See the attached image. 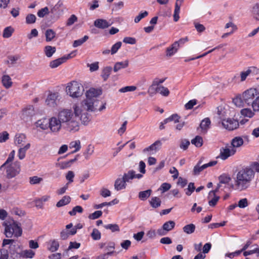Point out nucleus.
<instances>
[{
    "mask_svg": "<svg viewBox=\"0 0 259 259\" xmlns=\"http://www.w3.org/2000/svg\"><path fill=\"white\" fill-rule=\"evenodd\" d=\"M102 94L100 89L91 88L85 93V98L79 103H75L73 105V109L75 115L83 124H87L90 121V116L88 112H95L97 110L99 100L97 98Z\"/></svg>",
    "mask_w": 259,
    "mask_h": 259,
    "instance_id": "obj_1",
    "label": "nucleus"
},
{
    "mask_svg": "<svg viewBox=\"0 0 259 259\" xmlns=\"http://www.w3.org/2000/svg\"><path fill=\"white\" fill-rule=\"evenodd\" d=\"M57 116L67 131L76 132L79 130V122L77 119L78 116L73 109L62 108L58 111Z\"/></svg>",
    "mask_w": 259,
    "mask_h": 259,
    "instance_id": "obj_2",
    "label": "nucleus"
},
{
    "mask_svg": "<svg viewBox=\"0 0 259 259\" xmlns=\"http://www.w3.org/2000/svg\"><path fill=\"white\" fill-rule=\"evenodd\" d=\"M254 176V172L250 168H245L239 171L235 178L233 187L234 189L241 191L248 188Z\"/></svg>",
    "mask_w": 259,
    "mask_h": 259,
    "instance_id": "obj_3",
    "label": "nucleus"
},
{
    "mask_svg": "<svg viewBox=\"0 0 259 259\" xmlns=\"http://www.w3.org/2000/svg\"><path fill=\"white\" fill-rule=\"evenodd\" d=\"M15 154V150H13L9 154L6 161L1 166L0 170L6 169V177L8 179H11L20 173V163L18 161L13 163Z\"/></svg>",
    "mask_w": 259,
    "mask_h": 259,
    "instance_id": "obj_4",
    "label": "nucleus"
},
{
    "mask_svg": "<svg viewBox=\"0 0 259 259\" xmlns=\"http://www.w3.org/2000/svg\"><path fill=\"white\" fill-rule=\"evenodd\" d=\"M259 96V93L256 89L254 88L249 89L245 91L243 94L242 98L237 97L233 100L234 103L238 107L243 106L242 102L248 105H250L256 98Z\"/></svg>",
    "mask_w": 259,
    "mask_h": 259,
    "instance_id": "obj_5",
    "label": "nucleus"
},
{
    "mask_svg": "<svg viewBox=\"0 0 259 259\" xmlns=\"http://www.w3.org/2000/svg\"><path fill=\"white\" fill-rule=\"evenodd\" d=\"M65 92L72 99H79L83 95L84 89L81 83L73 80L66 84Z\"/></svg>",
    "mask_w": 259,
    "mask_h": 259,
    "instance_id": "obj_6",
    "label": "nucleus"
},
{
    "mask_svg": "<svg viewBox=\"0 0 259 259\" xmlns=\"http://www.w3.org/2000/svg\"><path fill=\"white\" fill-rule=\"evenodd\" d=\"M5 226L4 234L6 237H19L22 235V230L19 225L15 221H8L3 223Z\"/></svg>",
    "mask_w": 259,
    "mask_h": 259,
    "instance_id": "obj_7",
    "label": "nucleus"
},
{
    "mask_svg": "<svg viewBox=\"0 0 259 259\" xmlns=\"http://www.w3.org/2000/svg\"><path fill=\"white\" fill-rule=\"evenodd\" d=\"M61 97L58 92H50L45 100L46 104L51 107H56L58 106Z\"/></svg>",
    "mask_w": 259,
    "mask_h": 259,
    "instance_id": "obj_8",
    "label": "nucleus"
},
{
    "mask_svg": "<svg viewBox=\"0 0 259 259\" xmlns=\"http://www.w3.org/2000/svg\"><path fill=\"white\" fill-rule=\"evenodd\" d=\"M34 108L32 105H28L24 108L21 112V118L22 120L28 121L32 119L35 115Z\"/></svg>",
    "mask_w": 259,
    "mask_h": 259,
    "instance_id": "obj_9",
    "label": "nucleus"
},
{
    "mask_svg": "<svg viewBox=\"0 0 259 259\" xmlns=\"http://www.w3.org/2000/svg\"><path fill=\"white\" fill-rule=\"evenodd\" d=\"M63 123L57 117H52L49 119V127L52 132L57 133L60 131Z\"/></svg>",
    "mask_w": 259,
    "mask_h": 259,
    "instance_id": "obj_10",
    "label": "nucleus"
},
{
    "mask_svg": "<svg viewBox=\"0 0 259 259\" xmlns=\"http://www.w3.org/2000/svg\"><path fill=\"white\" fill-rule=\"evenodd\" d=\"M220 152L218 158L223 160L227 159L229 157L234 155L236 152V149H234L230 146H225L220 149Z\"/></svg>",
    "mask_w": 259,
    "mask_h": 259,
    "instance_id": "obj_11",
    "label": "nucleus"
},
{
    "mask_svg": "<svg viewBox=\"0 0 259 259\" xmlns=\"http://www.w3.org/2000/svg\"><path fill=\"white\" fill-rule=\"evenodd\" d=\"M162 146V142L160 140L156 141L150 146L145 148L143 152L146 155H154L160 150Z\"/></svg>",
    "mask_w": 259,
    "mask_h": 259,
    "instance_id": "obj_12",
    "label": "nucleus"
},
{
    "mask_svg": "<svg viewBox=\"0 0 259 259\" xmlns=\"http://www.w3.org/2000/svg\"><path fill=\"white\" fill-rule=\"evenodd\" d=\"M153 90L151 89V87H149L148 93L150 96H153L156 93H159L163 96H168L169 94V91L167 88H165L162 85L155 86L153 88Z\"/></svg>",
    "mask_w": 259,
    "mask_h": 259,
    "instance_id": "obj_13",
    "label": "nucleus"
},
{
    "mask_svg": "<svg viewBox=\"0 0 259 259\" xmlns=\"http://www.w3.org/2000/svg\"><path fill=\"white\" fill-rule=\"evenodd\" d=\"M222 124L224 128L229 131L236 129L239 126L238 121L231 118H228L226 120L223 119Z\"/></svg>",
    "mask_w": 259,
    "mask_h": 259,
    "instance_id": "obj_14",
    "label": "nucleus"
},
{
    "mask_svg": "<svg viewBox=\"0 0 259 259\" xmlns=\"http://www.w3.org/2000/svg\"><path fill=\"white\" fill-rule=\"evenodd\" d=\"M175 222L173 221H169L165 222L162 226V228L157 230V233L160 236H163L166 233L172 230L175 226Z\"/></svg>",
    "mask_w": 259,
    "mask_h": 259,
    "instance_id": "obj_15",
    "label": "nucleus"
},
{
    "mask_svg": "<svg viewBox=\"0 0 259 259\" xmlns=\"http://www.w3.org/2000/svg\"><path fill=\"white\" fill-rule=\"evenodd\" d=\"M220 187V185L219 184L214 191H211L208 194V198L209 199L208 204L211 206H214L220 199V197L215 195V193L218 191Z\"/></svg>",
    "mask_w": 259,
    "mask_h": 259,
    "instance_id": "obj_16",
    "label": "nucleus"
},
{
    "mask_svg": "<svg viewBox=\"0 0 259 259\" xmlns=\"http://www.w3.org/2000/svg\"><path fill=\"white\" fill-rule=\"evenodd\" d=\"M143 177L142 174H136L135 171L134 170H130L127 173H125L123 176L122 178L125 182H128L130 180H133L134 178L141 179Z\"/></svg>",
    "mask_w": 259,
    "mask_h": 259,
    "instance_id": "obj_17",
    "label": "nucleus"
},
{
    "mask_svg": "<svg viewBox=\"0 0 259 259\" xmlns=\"http://www.w3.org/2000/svg\"><path fill=\"white\" fill-rule=\"evenodd\" d=\"M178 49L179 47L177 42H174L172 45L166 49V56L170 57L173 56L178 52Z\"/></svg>",
    "mask_w": 259,
    "mask_h": 259,
    "instance_id": "obj_18",
    "label": "nucleus"
},
{
    "mask_svg": "<svg viewBox=\"0 0 259 259\" xmlns=\"http://www.w3.org/2000/svg\"><path fill=\"white\" fill-rule=\"evenodd\" d=\"M257 71L256 67L254 66H252L249 67L246 70H244L242 71L240 73L241 76V80L244 81L246 78L247 76H248L251 73H257Z\"/></svg>",
    "mask_w": 259,
    "mask_h": 259,
    "instance_id": "obj_19",
    "label": "nucleus"
},
{
    "mask_svg": "<svg viewBox=\"0 0 259 259\" xmlns=\"http://www.w3.org/2000/svg\"><path fill=\"white\" fill-rule=\"evenodd\" d=\"M251 16L256 20H259V2L254 4L250 9Z\"/></svg>",
    "mask_w": 259,
    "mask_h": 259,
    "instance_id": "obj_20",
    "label": "nucleus"
},
{
    "mask_svg": "<svg viewBox=\"0 0 259 259\" xmlns=\"http://www.w3.org/2000/svg\"><path fill=\"white\" fill-rule=\"evenodd\" d=\"M26 142V137L23 134H18L15 136V143L20 147L24 146Z\"/></svg>",
    "mask_w": 259,
    "mask_h": 259,
    "instance_id": "obj_21",
    "label": "nucleus"
},
{
    "mask_svg": "<svg viewBox=\"0 0 259 259\" xmlns=\"http://www.w3.org/2000/svg\"><path fill=\"white\" fill-rule=\"evenodd\" d=\"M111 25V23L108 22L106 20L102 19H97L94 22V25L96 27L101 29L106 28L109 27Z\"/></svg>",
    "mask_w": 259,
    "mask_h": 259,
    "instance_id": "obj_22",
    "label": "nucleus"
},
{
    "mask_svg": "<svg viewBox=\"0 0 259 259\" xmlns=\"http://www.w3.org/2000/svg\"><path fill=\"white\" fill-rule=\"evenodd\" d=\"M210 120L208 118L203 119L200 124V128L203 133H206L210 125Z\"/></svg>",
    "mask_w": 259,
    "mask_h": 259,
    "instance_id": "obj_23",
    "label": "nucleus"
},
{
    "mask_svg": "<svg viewBox=\"0 0 259 259\" xmlns=\"http://www.w3.org/2000/svg\"><path fill=\"white\" fill-rule=\"evenodd\" d=\"M30 147V144L27 143L24 146L20 147L18 150V157L20 159H23L25 157L26 152Z\"/></svg>",
    "mask_w": 259,
    "mask_h": 259,
    "instance_id": "obj_24",
    "label": "nucleus"
},
{
    "mask_svg": "<svg viewBox=\"0 0 259 259\" xmlns=\"http://www.w3.org/2000/svg\"><path fill=\"white\" fill-rule=\"evenodd\" d=\"M126 184L125 181L124 180L123 178H118L115 182L114 183V188L117 191H119L123 189H125L126 187Z\"/></svg>",
    "mask_w": 259,
    "mask_h": 259,
    "instance_id": "obj_25",
    "label": "nucleus"
},
{
    "mask_svg": "<svg viewBox=\"0 0 259 259\" xmlns=\"http://www.w3.org/2000/svg\"><path fill=\"white\" fill-rule=\"evenodd\" d=\"M75 54L74 53H71L66 56H64L60 58L54 60L52 65H61V64L64 63L66 62L67 60L71 58Z\"/></svg>",
    "mask_w": 259,
    "mask_h": 259,
    "instance_id": "obj_26",
    "label": "nucleus"
},
{
    "mask_svg": "<svg viewBox=\"0 0 259 259\" xmlns=\"http://www.w3.org/2000/svg\"><path fill=\"white\" fill-rule=\"evenodd\" d=\"M244 141L243 139L240 137H236L232 139L231 142V148L236 149V148L241 147L243 144Z\"/></svg>",
    "mask_w": 259,
    "mask_h": 259,
    "instance_id": "obj_27",
    "label": "nucleus"
},
{
    "mask_svg": "<svg viewBox=\"0 0 259 259\" xmlns=\"http://www.w3.org/2000/svg\"><path fill=\"white\" fill-rule=\"evenodd\" d=\"M2 84L6 89H9L12 86L13 82L11 77L8 75H4L2 79Z\"/></svg>",
    "mask_w": 259,
    "mask_h": 259,
    "instance_id": "obj_28",
    "label": "nucleus"
},
{
    "mask_svg": "<svg viewBox=\"0 0 259 259\" xmlns=\"http://www.w3.org/2000/svg\"><path fill=\"white\" fill-rule=\"evenodd\" d=\"M36 126L42 130H46L49 127V120L46 118H42L36 122Z\"/></svg>",
    "mask_w": 259,
    "mask_h": 259,
    "instance_id": "obj_29",
    "label": "nucleus"
},
{
    "mask_svg": "<svg viewBox=\"0 0 259 259\" xmlns=\"http://www.w3.org/2000/svg\"><path fill=\"white\" fill-rule=\"evenodd\" d=\"M70 149H74L72 153L78 151L81 148V144L79 140H76L70 142L69 145Z\"/></svg>",
    "mask_w": 259,
    "mask_h": 259,
    "instance_id": "obj_30",
    "label": "nucleus"
},
{
    "mask_svg": "<svg viewBox=\"0 0 259 259\" xmlns=\"http://www.w3.org/2000/svg\"><path fill=\"white\" fill-rule=\"evenodd\" d=\"M112 70V68L109 66H107L103 68L101 76L104 80L108 78Z\"/></svg>",
    "mask_w": 259,
    "mask_h": 259,
    "instance_id": "obj_31",
    "label": "nucleus"
},
{
    "mask_svg": "<svg viewBox=\"0 0 259 259\" xmlns=\"http://www.w3.org/2000/svg\"><path fill=\"white\" fill-rule=\"evenodd\" d=\"M71 198L68 196H64L61 200H60L56 204V206L60 207L68 204L70 201Z\"/></svg>",
    "mask_w": 259,
    "mask_h": 259,
    "instance_id": "obj_32",
    "label": "nucleus"
},
{
    "mask_svg": "<svg viewBox=\"0 0 259 259\" xmlns=\"http://www.w3.org/2000/svg\"><path fill=\"white\" fill-rule=\"evenodd\" d=\"M203 139L199 136H197L191 140V143L194 145L196 147H200L203 145Z\"/></svg>",
    "mask_w": 259,
    "mask_h": 259,
    "instance_id": "obj_33",
    "label": "nucleus"
},
{
    "mask_svg": "<svg viewBox=\"0 0 259 259\" xmlns=\"http://www.w3.org/2000/svg\"><path fill=\"white\" fill-rule=\"evenodd\" d=\"M183 230L185 233L187 234H191L194 232L195 230V226L193 224H190L185 226Z\"/></svg>",
    "mask_w": 259,
    "mask_h": 259,
    "instance_id": "obj_34",
    "label": "nucleus"
},
{
    "mask_svg": "<svg viewBox=\"0 0 259 259\" xmlns=\"http://www.w3.org/2000/svg\"><path fill=\"white\" fill-rule=\"evenodd\" d=\"M14 31V29L11 26L6 27L3 31V36L4 38H9L11 36Z\"/></svg>",
    "mask_w": 259,
    "mask_h": 259,
    "instance_id": "obj_35",
    "label": "nucleus"
},
{
    "mask_svg": "<svg viewBox=\"0 0 259 259\" xmlns=\"http://www.w3.org/2000/svg\"><path fill=\"white\" fill-rule=\"evenodd\" d=\"M20 256L25 258H32L35 254L33 251L29 250H25L22 251L20 253Z\"/></svg>",
    "mask_w": 259,
    "mask_h": 259,
    "instance_id": "obj_36",
    "label": "nucleus"
},
{
    "mask_svg": "<svg viewBox=\"0 0 259 259\" xmlns=\"http://www.w3.org/2000/svg\"><path fill=\"white\" fill-rule=\"evenodd\" d=\"M55 32L51 29L46 30L45 35L47 41H51L55 37Z\"/></svg>",
    "mask_w": 259,
    "mask_h": 259,
    "instance_id": "obj_37",
    "label": "nucleus"
},
{
    "mask_svg": "<svg viewBox=\"0 0 259 259\" xmlns=\"http://www.w3.org/2000/svg\"><path fill=\"white\" fill-rule=\"evenodd\" d=\"M180 116L177 114H172L169 117L164 120V123H168L169 122L174 121L175 123L179 122Z\"/></svg>",
    "mask_w": 259,
    "mask_h": 259,
    "instance_id": "obj_38",
    "label": "nucleus"
},
{
    "mask_svg": "<svg viewBox=\"0 0 259 259\" xmlns=\"http://www.w3.org/2000/svg\"><path fill=\"white\" fill-rule=\"evenodd\" d=\"M56 51V48L50 46H47L45 48L46 55L48 57H51Z\"/></svg>",
    "mask_w": 259,
    "mask_h": 259,
    "instance_id": "obj_39",
    "label": "nucleus"
},
{
    "mask_svg": "<svg viewBox=\"0 0 259 259\" xmlns=\"http://www.w3.org/2000/svg\"><path fill=\"white\" fill-rule=\"evenodd\" d=\"M151 192L152 191L150 189L141 191L139 193V197L141 200H145L150 196Z\"/></svg>",
    "mask_w": 259,
    "mask_h": 259,
    "instance_id": "obj_40",
    "label": "nucleus"
},
{
    "mask_svg": "<svg viewBox=\"0 0 259 259\" xmlns=\"http://www.w3.org/2000/svg\"><path fill=\"white\" fill-rule=\"evenodd\" d=\"M150 203L152 207L157 208L160 206L161 204V200L158 197H152L150 201Z\"/></svg>",
    "mask_w": 259,
    "mask_h": 259,
    "instance_id": "obj_41",
    "label": "nucleus"
},
{
    "mask_svg": "<svg viewBox=\"0 0 259 259\" xmlns=\"http://www.w3.org/2000/svg\"><path fill=\"white\" fill-rule=\"evenodd\" d=\"M180 12V6L178 4V3L177 4H175V10H174V20L175 22H177L179 18V13Z\"/></svg>",
    "mask_w": 259,
    "mask_h": 259,
    "instance_id": "obj_42",
    "label": "nucleus"
},
{
    "mask_svg": "<svg viewBox=\"0 0 259 259\" xmlns=\"http://www.w3.org/2000/svg\"><path fill=\"white\" fill-rule=\"evenodd\" d=\"M137 89V87L134 85L126 86L119 90V92L121 93H124L130 92H134Z\"/></svg>",
    "mask_w": 259,
    "mask_h": 259,
    "instance_id": "obj_43",
    "label": "nucleus"
},
{
    "mask_svg": "<svg viewBox=\"0 0 259 259\" xmlns=\"http://www.w3.org/2000/svg\"><path fill=\"white\" fill-rule=\"evenodd\" d=\"M106 229L110 230L112 232H119L120 231L119 227L117 224H108L104 226Z\"/></svg>",
    "mask_w": 259,
    "mask_h": 259,
    "instance_id": "obj_44",
    "label": "nucleus"
},
{
    "mask_svg": "<svg viewBox=\"0 0 259 259\" xmlns=\"http://www.w3.org/2000/svg\"><path fill=\"white\" fill-rule=\"evenodd\" d=\"M91 237L94 240H98L101 239V234L100 231L97 229H94L91 234Z\"/></svg>",
    "mask_w": 259,
    "mask_h": 259,
    "instance_id": "obj_45",
    "label": "nucleus"
},
{
    "mask_svg": "<svg viewBox=\"0 0 259 259\" xmlns=\"http://www.w3.org/2000/svg\"><path fill=\"white\" fill-rule=\"evenodd\" d=\"M241 113L244 116L249 118L252 117L254 115V113L251 111V110L248 108L242 109L241 111Z\"/></svg>",
    "mask_w": 259,
    "mask_h": 259,
    "instance_id": "obj_46",
    "label": "nucleus"
},
{
    "mask_svg": "<svg viewBox=\"0 0 259 259\" xmlns=\"http://www.w3.org/2000/svg\"><path fill=\"white\" fill-rule=\"evenodd\" d=\"M89 38V36L85 35L83 38L74 41L73 46V47H77L81 45L83 42L86 41Z\"/></svg>",
    "mask_w": 259,
    "mask_h": 259,
    "instance_id": "obj_47",
    "label": "nucleus"
},
{
    "mask_svg": "<svg viewBox=\"0 0 259 259\" xmlns=\"http://www.w3.org/2000/svg\"><path fill=\"white\" fill-rule=\"evenodd\" d=\"M75 174L73 171H68L65 176L66 179L68 181L67 184L69 185V183H71L73 182V179L74 178Z\"/></svg>",
    "mask_w": 259,
    "mask_h": 259,
    "instance_id": "obj_48",
    "label": "nucleus"
},
{
    "mask_svg": "<svg viewBox=\"0 0 259 259\" xmlns=\"http://www.w3.org/2000/svg\"><path fill=\"white\" fill-rule=\"evenodd\" d=\"M195 189L194 184L193 183H190L188 188L185 190L186 194L187 196H190Z\"/></svg>",
    "mask_w": 259,
    "mask_h": 259,
    "instance_id": "obj_49",
    "label": "nucleus"
},
{
    "mask_svg": "<svg viewBox=\"0 0 259 259\" xmlns=\"http://www.w3.org/2000/svg\"><path fill=\"white\" fill-rule=\"evenodd\" d=\"M218 114L220 116V118H222L226 115L227 111L224 106H220L218 107Z\"/></svg>",
    "mask_w": 259,
    "mask_h": 259,
    "instance_id": "obj_50",
    "label": "nucleus"
},
{
    "mask_svg": "<svg viewBox=\"0 0 259 259\" xmlns=\"http://www.w3.org/2000/svg\"><path fill=\"white\" fill-rule=\"evenodd\" d=\"M42 181V179L37 176H34L29 178V182L32 185L39 184Z\"/></svg>",
    "mask_w": 259,
    "mask_h": 259,
    "instance_id": "obj_51",
    "label": "nucleus"
},
{
    "mask_svg": "<svg viewBox=\"0 0 259 259\" xmlns=\"http://www.w3.org/2000/svg\"><path fill=\"white\" fill-rule=\"evenodd\" d=\"M49 12V8L48 7H45L39 10L37 12V16L39 17L42 18L46 15L48 14Z\"/></svg>",
    "mask_w": 259,
    "mask_h": 259,
    "instance_id": "obj_52",
    "label": "nucleus"
},
{
    "mask_svg": "<svg viewBox=\"0 0 259 259\" xmlns=\"http://www.w3.org/2000/svg\"><path fill=\"white\" fill-rule=\"evenodd\" d=\"M206 168V166L204 164L200 166L198 164L195 165L193 169V174L195 175H198L199 172Z\"/></svg>",
    "mask_w": 259,
    "mask_h": 259,
    "instance_id": "obj_53",
    "label": "nucleus"
},
{
    "mask_svg": "<svg viewBox=\"0 0 259 259\" xmlns=\"http://www.w3.org/2000/svg\"><path fill=\"white\" fill-rule=\"evenodd\" d=\"M148 15V13L147 11H144L143 12L140 13L135 18L134 21L135 23H138L140 21V20L147 16Z\"/></svg>",
    "mask_w": 259,
    "mask_h": 259,
    "instance_id": "obj_54",
    "label": "nucleus"
},
{
    "mask_svg": "<svg viewBox=\"0 0 259 259\" xmlns=\"http://www.w3.org/2000/svg\"><path fill=\"white\" fill-rule=\"evenodd\" d=\"M250 105H251L254 111H259V96L256 97V98L251 103Z\"/></svg>",
    "mask_w": 259,
    "mask_h": 259,
    "instance_id": "obj_55",
    "label": "nucleus"
},
{
    "mask_svg": "<svg viewBox=\"0 0 259 259\" xmlns=\"http://www.w3.org/2000/svg\"><path fill=\"white\" fill-rule=\"evenodd\" d=\"M83 211L82 208L80 206H76L73 208L71 211L69 212L70 215H75L76 212L81 213Z\"/></svg>",
    "mask_w": 259,
    "mask_h": 259,
    "instance_id": "obj_56",
    "label": "nucleus"
},
{
    "mask_svg": "<svg viewBox=\"0 0 259 259\" xmlns=\"http://www.w3.org/2000/svg\"><path fill=\"white\" fill-rule=\"evenodd\" d=\"M36 21V17L34 15L30 14L26 17V22L27 24H32L35 23Z\"/></svg>",
    "mask_w": 259,
    "mask_h": 259,
    "instance_id": "obj_57",
    "label": "nucleus"
},
{
    "mask_svg": "<svg viewBox=\"0 0 259 259\" xmlns=\"http://www.w3.org/2000/svg\"><path fill=\"white\" fill-rule=\"evenodd\" d=\"M121 42L118 41L113 45L111 49V54L112 55L115 54L121 47Z\"/></svg>",
    "mask_w": 259,
    "mask_h": 259,
    "instance_id": "obj_58",
    "label": "nucleus"
},
{
    "mask_svg": "<svg viewBox=\"0 0 259 259\" xmlns=\"http://www.w3.org/2000/svg\"><path fill=\"white\" fill-rule=\"evenodd\" d=\"M164 81V79H159V78H155L152 81V84L150 86L151 87V89L153 90V88L155 87V86H158L161 85L160 84L162 83Z\"/></svg>",
    "mask_w": 259,
    "mask_h": 259,
    "instance_id": "obj_59",
    "label": "nucleus"
},
{
    "mask_svg": "<svg viewBox=\"0 0 259 259\" xmlns=\"http://www.w3.org/2000/svg\"><path fill=\"white\" fill-rule=\"evenodd\" d=\"M230 180V177L227 175H222L219 177L220 183L221 184H228Z\"/></svg>",
    "mask_w": 259,
    "mask_h": 259,
    "instance_id": "obj_60",
    "label": "nucleus"
},
{
    "mask_svg": "<svg viewBox=\"0 0 259 259\" xmlns=\"http://www.w3.org/2000/svg\"><path fill=\"white\" fill-rule=\"evenodd\" d=\"M102 214L101 210H97L89 215V218L91 220H95L100 217Z\"/></svg>",
    "mask_w": 259,
    "mask_h": 259,
    "instance_id": "obj_61",
    "label": "nucleus"
},
{
    "mask_svg": "<svg viewBox=\"0 0 259 259\" xmlns=\"http://www.w3.org/2000/svg\"><path fill=\"white\" fill-rule=\"evenodd\" d=\"M59 246V243L57 241L54 240L52 242L51 246L49 248V249L52 252H54L58 249Z\"/></svg>",
    "mask_w": 259,
    "mask_h": 259,
    "instance_id": "obj_62",
    "label": "nucleus"
},
{
    "mask_svg": "<svg viewBox=\"0 0 259 259\" xmlns=\"http://www.w3.org/2000/svg\"><path fill=\"white\" fill-rule=\"evenodd\" d=\"M19 59L20 57L18 56H11L9 57L7 62L9 64H16L18 63L17 61Z\"/></svg>",
    "mask_w": 259,
    "mask_h": 259,
    "instance_id": "obj_63",
    "label": "nucleus"
},
{
    "mask_svg": "<svg viewBox=\"0 0 259 259\" xmlns=\"http://www.w3.org/2000/svg\"><path fill=\"white\" fill-rule=\"evenodd\" d=\"M77 20V17L75 15H72L68 19L66 25L68 26H70L72 25L74 22H76Z\"/></svg>",
    "mask_w": 259,
    "mask_h": 259,
    "instance_id": "obj_64",
    "label": "nucleus"
}]
</instances>
